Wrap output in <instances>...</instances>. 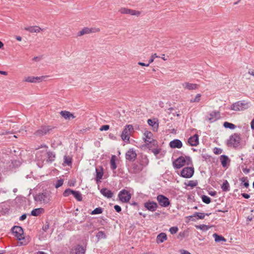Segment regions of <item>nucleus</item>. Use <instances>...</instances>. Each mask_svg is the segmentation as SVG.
Segmentation results:
<instances>
[{
  "mask_svg": "<svg viewBox=\"0 0 254 254\" xmlns=\"http://www.w3.org/2000/svg\"><path fill=\"white\" fill-rule=\"evenodd\" d=\"M151 151L155 155H157L160 153V149L157 148H153L151 149Z\"/></svg>",
  "mask_w": 254,
  "mask_h": 254,
  "instance_id": "50",
  "label": "nucleus"
},
{
  "mask_svg": "<svg viewBox=\"0 0 254 254\" xmlns=\"http://www.w3.org/2000/svg\"><path fill=\"white\" fill-rule=\"evenodd\" d=\"M132 131H133V127L131 125H126L121 135L122 140L128 142L129 140V135Z\"/></svg>",
  "mask_w": 254,
  "mask_h": 254,
  "instance_id": "3",
  "label": "nucleus"
},
{
  "mask_svg": "<svg viewBox=\"0 0 254 254\" xmlns=\"http://www.w3.org/2000/svg\"><path fill=\"white\" fill-rule=\"evenodd\" d=\"M221 189L224 191H228L230 190V185L227 180H225L222 185L221 186Z\"/></svg>",
  "mask_w": 254,
  "mask_h": 254,
  "instance_id": "35",
  "label": "nucleus"
},
{
  "mask_svg": "<svg viewBox=\"0 0 254 254\" xmlns=\"http://www.w3.org/2000/svg\"><path fill=\"white\" fill-rule=\"evenodd\" d=\"M92 32V29L88 27L83 28L81 31H79L77 33L78 36H82L86 34H89Z\"/></svg>",
  "mask_w": 254,
  "mask_h": 254,
  "instance_id": "32",
  "label": "nucleus"
},
{
  "mask_svg": "<svg viewBox=\"0 0 254 254\" xmlns=\"http://www.w3.org/2000/svg\"><path fill=\"white\" fill-rule=\"evenodd\" d=\"M184 160H185V163L187 165H190L192 164V160L190 156H186L184 157Z\"/></svg>",
  "mask_w": 254,
  "mask_h": 254,
  "instance_id": "45",
  "label": "nucleus"
},
{
  "mask_svg": "<svg viewBox=\"0 0 254 254\" xmlns=\"http://www.w3.org/2000/svg\"><path fill=\"white\" fill-rule=\"evenodd\" d=\"M184 88L189 90H193L199 88V85L195 83H192L188 82H184L182 84Z\"/></svg>",
  "mask_w": 254,
  "mask_h": 254,
  "instance_id": "18",
  "label": "nucleus"
},
{
  "mask_svg": "<svg viewBox=\"0 0 254 254\" xmlns=\"http://www.w3.org/2000/svg\"><path fill=\"white\" fill-rule=\"evenodd\" d=\"M241 195L244 198L246 199H248L250 197V195L248 193H243L241 194Z\"/></svg>",
  "mask_w": 254,
  "mask_h": 254,
  "instance_id": "59",
  "label": "nucleus"
},
{
  "mask_svg": "<svg viewBox=\"0 0 254 254\" xmlns=\"http://www.w3.org/2000/svg\"><path fill=\"white\" fill-rule=\"evenodd\" d=\"M26 217H27L26 214H23V215H22L20 217L19 220L23 221V220H25L26 218Z\"/></svg>",
  "mask_w": 254,
  "mask_h": 254,
  "instance_id": "61",
  "label": "nucleus"
},
{
  "mask_svg": "<svg viewBox=\"0 0 254 254\" xmlns=\"http://www.w3.org/2000/svg\"><path fill=\"white\" fill-rule=\"evenodd\" d=\"M158 56L157 55V54H154L152 55L151 56V58H150V60H149V62H148V63H149V64L152 63V62H153V61H154V60L155 58H158Z\"/></svg>",
  "mask_w": 254,
  "mask_h": 254,
  "instance_id": "52",
  "label": "nucleus"
},
{
  "mask_svg": "<svg viewBox=\"0 0 254 254\" xmlns=\"http://www.w3.org/2000/svg\"><path fill=\"white\" fill-rule=\"evenodd\" d=\"M39 152H38L37 153H36V159H37V165L39 166V167L40 168H42L43 167V162H40L39 160Z\"/></svg>",
  "mask_w": 254,
  "mask_h": 254,
  "instance_id": "48",
  "label": "nucleus"
},
{
  "mask_svg": "<svg viewBox=\"0 0 254 254\" xmlns=\"http://www.w3.org/2000/svg\"><path fill=\"white\" fill-rule=\"evenodd\" d=\"M64 183V180L63 179L58 180L55 185V188H58L61 187Z\"/></svg>",
  "mask_w": 254,
  "mask_h": 254,
  "instance_id": "47",
  "label": "nucleus"
},
{
  "mask_svg": "<svg viewBox=\"0 0 254 254\" xmlns=\"http://www.w3.org/2000/svg\"><path fill=\"white\" fill-rule=\"evenodd\" d=\"M167 237L165 233H161L159 234L156 238V242L158 244L162 243L167 240Z\"/></svg>",
  "mask_w": 254,
  "mask_h": 254,
  "instance_id": "24",
  "label": "nucleus"
},
{
  "mask_svg": "<svg viewBox=\"0 0 254 254\" xmlns=\"http://www.w3.org/2000/svg\"><path fill=\"white\" fill-rule=\"evenodd\" d=\"M72 194L74 196V197L78 200L81 201L82 199V197L81 193L79 191L73 190Z\"/></svg>",
  "mask_w": 254,
  "mask_h": 254,
  "instance_id": "36",
  "label": "nucleus"
},
{
  "mask_svg": "<svg viewBox=\"0 0 254 254\" xmlns=\"http://www.w3.org/2000/svg\"><path fill=\"white\" fill-rule=\"evenodd\" d=\"M116 156L115 155H112L110 160V168L111 170H115L117 166L116 163Z\"/></svg>",
  "mask_w": 254,
  "mask_h": 254,
  "instance_id": "31",
  "label": "nucleus"
},
{
  "mask_svg": "<svg viewBox=\"0 0 254 254\" xmlns=\"http://www.w3.org/2000/svg\"><path fill=\"white\" fill-rule=\"evenodd\" d=\"M211 214L209 213H204L202 212H195L192 215L190 216V217H196L197 219H203L204 218L205 216H209Z\"/></svg>",
  "mask_w": 254,
  "mask_h": 254,
  "instance_id": "25",
  "label": "nucleus"
},
{
  "mask_svg": "<svg viewBox=\"0 0 254 254\" xmlns=\"http://www.w3.org/2000/svg\"><path fill=\"white\" fill-rule=\"evenodd\" d=\"M85 249L79 245H77L73 247L71 251L70 254H84Z\"/></svg>",
  "mask_w": 254,
  "mask_h": 254,
  "instance_id": "16",
  "label": "nucleus"
},
{
  "mask_svg": "<svg viewBox=\"0 0 254 254\" xmlns=\"http://www.w3.org/2000/svg\"><path fill=\"white\" fill-rule=\"evenodd\" d=\"M188 143L191 146H196L199 144L198 135L195 134L189 138L188 140Z\"/></svg>",
  "mask_w": 254,
  "mask_h": 254,
  "instance_id": "19",
  "label": "nucleus"
},
{
  "mask_svg": "<svg viewBox=\"0 0 254 254\" xmlns=\"http://www.w3.org/2000/svg\"><path fill=\"white\" fill-rule=\"evenodd\" d=\"M119 12L122 14H129L130 15L138 16L140 14L139 11L133 10L126 7H121L119 9Z\"/></svg>",
  "mask_w": 254,
  "mask_h": 254,
  "instance_id": "11",
  "label": "nucleus"
},
{
  "mask_svg": "<svg viewBox=\"0 0 254 254\" xmlns=\"http://www.w3.org/2000/svg\"><path fill=\"white\" fill-rule=\"evenodd\" d=\"M195 227L197 229H200L204 231L208 230L209 229V228H210V227L209 226L206 225L205 224L196 225V226H195Z\"/></svg>",
  "mask_w": 254,
  "mask_h": 254,
  "instance_id": "41",
  "label": "nucleus"
},
{
  "mask_svg": "<svg viewBox=\"0 0 254 254\" xmlns=\"http://www.w3.org/2000/svg\"><path fill=\"white\" fill-rule=\"evenodd\" d=\"M109 125H104L100 127V131H103V130H107L109 129Z\"/></svg>",
  "mask_w": 254,
  "mask_h": 254,
  "instance_id": "54",
  "label": "nucleus"
},
{
  "mask_svg": "<svg viewBox=\"0 0 254 254\" xmlns=\"http://www.w3.org/2000/svg\"><path fill=\"white\" fill-rule=\"evenodd\" d=\"M54 127L51 126H42L34 133L37 137H41L50 133Z\"/></svg>",
  "mask_w": 254,
  "mask_h": 254,
  "instance_id": "2",
  "label": "nucleus"
},
{
  "mask_svg": "<svg viewBox=\"0 0 254 254\" xmlns=\"http://www.w3.org/2000/svg\"><path fill=\"white\" fill-rule=\"evenodd\" d=\"M201 199L202 201L206 204H209L211 202L210 198L205 195H202L201 196Z\"/></svg>",
  "mask_w": 254,
  "mask_h": 254,
  "instance_id": "42",
  "label": "nucleus"
},
{
  "mask_svg": "<svg viewBox=\"0 0 254 254\" xmlns=\"http://www.w3.org/2000/svg\"><path fill=\"white\" fill-rule=\"evenodd\" d=\"M50 193L47 190L36 193L34 196V200L39 204L48 203L50 200Z\"/></svg>",
  "mask_w": 254,
  "mask_h": 254,
  "instance_id": "1",
  "label": "nucleus"
},
{
  "mask_svg": "<svg viewBox=\"0 0 254 254\" xmlns=\"http://www.w3.org/2000/svg\"><path fill=\"white\" fill-rule=\"evenodd\" d=\"M103 209L100 207H97L94 209L91 212V215L100 214L103 212Z\"/></svg>",
  "mask_w": 254,
  "mask_h": 254,
  "instance_id": "38",
  "label": "nucleus"
},
{
  "mask_svg": "<svg viewBox=\"0 0 254 254\" xmlns=\"http://www.w3.org/2000/svg\"><path fill=\"white\" fill-rule=\"evenodd\" d=\"M49 228V223L48 222H46L45 225L43 226V230L45 232H46L48 229Z\"/></svg>",
  "mask_w": 254,
  "mask_h": 254,
  "instance_id": "55",
  "label": "nucleus"
},
{
  "mask_svg": "<svg viewBox=\"0 0 254 254\" xmlns=\"http://www.w3.org/2000/svg\"><path fill=\"white\" fill-rule=\"evenodd\" d=\"M47 159L46 162L48 163H52L55 161L56 158V154L52 151H48L47 152Z\"/></svg>",
  "mask_w": 254,
  "mask_h": 254,
  "instance_id": "23",
  "label": "nucleus"
},
{
  "mask_svg": "<svg viewBox=\"0 0 254 254\" xmlns=\"http://www.w3.org/2000/svg\"><path fill=\"white\" fill-rule=\"evenodd\" d=\"M186 185L193 188L197 185V183L193 181H190Z\"/></svg>",
  "mask_w": 254,
  "mask_h": 254,
  "instance_id": "49",
  "label": "nucleus"
},
{
  "mask_svg": "<svg viewBox=\"0 0 254 254\" xmlns=\"http://www.w3.org/2000/svg\"><path fill=\"white\" fill-rule=\"evenodd\" d=\"M185 164V160H184V157L183 156L179 157L173 162V167L176 169L181 168L184 166Z\"/></svg>",
  "mask_w": 254,
  "mask_h": 254,
  "instance_id": "15",
  "label": "nucleus"
},
{
  "mask_svg": "<svg viewBox=\"0 0 254 254\" xmlns=\"http://www.w3.org/2000/svg\"><path fill=\"white\" fill-rule=\"evenodd\" d=\"M169 231L172 234H175L178 231V228L177 227H172L170 228Z\"/></svg>",
  "mask_w": 254,
  "mask_h": 254,
  "instance_id": "46",
  "label": "nucleus"
},
{
  "mask_svg": "<svg viewBox=\"0 0 254 254\" xmlns=\"http://www.w3.org/2000/svg\"><path fill=\"white\" fill-rule=\"evenodd\" d=\"M47 76H28L25 79V81L30 83H39L46 78Z\"/></svg>",
  "mask_w": 254,
  "mask_h": 254,
  "instance_id": "13",
  "label": "nucleus"
},
{
  "mask_svg": "<svg viewBox=\"0 0 254 254\" xmlns=\"http://www.w3.org/2000/svg\"><path fill=\"white\" fill-rule=\"evenodd\" d=\"M147 123L149 126L152 127H154L156 124V122H155V121L151 119H148L147 121Z\"/></svg>",
  "mask_w": 254,
  "mask_h": 254,
  "instance_id": "51",
  "label": "nucleus"
},
{
  "mask_svg": "<svg viewBox=\"0 0 254 254\" xmlns=\"http://www.w3.org/2000/svg\"><path fill=\"white\" fill-rule=\"evenodd\" d=\"M247 180H248V178L245 177H242L240 179V181L242 182L241 185H242L243 183H245V182H246Z\"/></svg>",
  "mask_w": 254,
  "mask_h": 254,
  "instance_id": "57",
  "label": "nucleus"
},
{
  "mask_svg": "<svg viewBox=\"0 0 254 254\" xmlns=\"http://www.w3.org/2000/svg\"><path fill=\"white\" fill-rule=\"evenodd\" d=\"M61 116L64 118L65 119H70L71 118L73 119L75 118V116L69 112L66 111H62L60 113Z\"/></svg>",
  "mask_w": 254,
  "mask_h": 254,
  "instance_id": "27",
  "label": "nucleus"
},
{
  "mask_svg": "<svg viewBox=\"0 0 254 254\" xmlns=\"http://www.w3.org/2000/svg\"><path fill=\"white\" fill-rule=\"evenodd\" d=\"M64 162L68 166H70L72 164V158L70 156L65 155L64 157Z\"/></svg>",
  "mask_w": 254,
  "mask_h": 254,
  "instance_id": "37",
  "label": "nucleus"
},
{
  "mask_svg": "<svg viewBox=\"0 0 254 254\" xmlns=\"http://www.w3.org/2000/svg\"><path fill=\"white\" fill-rule=\"evenodd\" d=\"M213 237L214 238L215 241L216 242H220L221 241H223V242L226 241V240L225 239V238L224 237H223V236H222L221 235H219L216 233H214L213 234Z\"/></svg>",
  "mask_w": 254,
  "mask_h": 254,
  "instance_id": "33",
  "label": "nucleus"
},
{
  "mask_svg": "<svg viewBox=\"0 0 254 254\" xmlns=\"http://www.w3.org/2000/svg\"><path fill=\"white\" fill-rule=\"evenodd\" d=\"M137 154L133 148L129 149L126 153V159L130 162L134 161L136 158Z\"/></svg>",
  "mask_w": 254,
  "mask_h": 254,
  "instance_id": "14",
  "label": "nucleus"
},
{
  "mask_svg": "<svg viewBox=\"0 0 254 254\" xmlns=\"http://www.w3.org/2000/svg\"><path fill=\"white\" fill-rule=\"evenodd\" d=\"M73 190H72L70 189H67L64 191L63 195L64 196H68L69 195L72 194Z\"/></svg>",
  "mask_w": 254,
  "mask_h": 254,
  "instance_id": "44",
  "label": "nucleus"
},
{
  "mask_svg": "<svg viewBox=\"0 0 254 254\" xmlns=\"http://www.w3.org/2000/svg\"><path fill=\"white\" fill-rule=\"evenodd\" d=\"M220 117V112L218 111H212L209 114L207 120L210 122L213 123L218 120Z\"/></svg>",
  "mask_w": 254,
  "mask_h": 254,
  "instance_id": "17",
  "label": "nucleus"
},
{
  "mask_svg": "<svg viewBox=\"0 0 254 254\" xmlns=\"http://www.w3.org/2000/svg\"><path fill=\"white\" fill-rule=\"evenodd\" d=\"M201 95L200 94H197L194 99H191L190 100V103H195V102H199L200 100V97Z\"/></svg>",
  "mask_w": 254,
  "mask_h": 254,
  "instance_id": "43",
  "label": "nucleus"
},
{
  "mask_svg": "<svg viewBox=\"0 0 254 254\" xmlns=\"http://www.w3.org/2000/svg\"><path fill=\"white\" fill-rule=\"evenodd\" d=\"M170 147L172 148H180L183 146L182 141L178 139H175L169 143Z\"/></svg>",
  "mask_w": 254,
  "mask_h": 254,
  "instance_id": "20",
  "label": "nucleus"
},
{
  "mask_svg": "<svg viewBox=\"0 0 254 254\" xmlns=\"http://www.w3.org/2000/svg\"><path fill=\"white\" fill-rule=\"evenodd\" d=\"M222 150L220 148L215 147L214 149V153L215 154H220L222 153Z\"/></svg>",
  "mask_w": 254,
  "mask_h": 254,
  "instance_id": "53",
  "label": "nucleus"
},
{
  "mask_svg": "<svg viewBox=\"0 0 254 254\" xmlns=\"http://www.w3.org/2000/svg\"><path fill=\"white\" fill-rule=\"evenodd\" d=\"M133 172L134 173H138L140 172L142 170V166H140L136 164H134L132 166Z\"/></svg>",
  "mask_w": 254,
  "mask_h": 254,
  "instance_id": "34",
  "label": "nucleus"
},
{
  "mask_svg": "<svg viewBox=\"0 0 254 254\" xmlns=\"http://www.w3.org/2000/svg\"><path fill=\"white\" fill-rule=\"evenodd\" d=\"M251 128L254 130V118L252 120L251 123Z\"/></svg>",
  "mask_w": 254,
  "mask_h": 254,
  "instance_id": "64",
  "label": "nucleus"
},
{
  "mask_svg": "<svg viewBox=\"0 0 254 254\" xmlns=\"http://www.w3.org/2000/svg\"><path fill=\"white\" fill-rule=\"evenodd\" d=\"M114 209L117 212H120L122 210V208H121V206H120L118 205H115L114 206Z\"/></svg>",
  "mask_w": 254,
  "mask_h": 254,
  "instance_id": "56",
  "label": "nucleus"
},
{
  "mask_svg": "<svg viewBox=\"0 0 254 254\" xmlns=\"http://www.w3.org/2000/svg\"><path fill=\"white\" fill-rule=\"evenodd\" d=\"M194 174V168L192 167L184 168L181 172L180 176L185 178H190Z\"/></svg>",
  "mask_w": 254,
  "mask_h": 254,
  "instance_id": "9",
  "label": "nucleus"
},
{
  "mask_svg": "<svg viewBox=\"0 0 254 254\" xmlns=\"http://www.w3.org/2000/svg\"><path fill=\"white\" fill-rule=\"evenodd\" d=\"M149 163V160L146 156H142L141 159L139 161V165L142 166V168L144 167L147 166Z\"/></svg>",
  "mask_w": 254,
  "mask_h": 254,
  "instance_id": "30",
  "label": "nucleus"
},
{
  "mask_svg": "<svg viewBox=\"0 0 254 254\" xmlns=\"http://www.w3.org/2000/svg\"><path fill=\"white\" fill-rule=\"evenodd\" d=\"M243 171L245 174H248L250 172V169L248 168H244L243 169Z\"/></svg>",
  "mask_w": 254,
  "mask_h": 254,
  "instance_id": "63",
  "label": "nucleus"
},
{
  "mask_svg": "<svg viewBox=\"0 0 254 254\" xmlns=\"http://www.w3.org/2000/svg\"><path fill=\"white\" fill-rule=\"evenodd\" d=\"M241 136L239 134L234 133L230 136L228 142L229 145L237 147L240 145Z\"/></svg>",
  "mask_w": 254,
  "mask_h": 254,
  "instance_id": "6",
  "label": "nucleus"
},
{
  "mask_svg": "<svg viewBox=\"0 0 254 254\" xmlns=\"http://www.w3.org/2000/svg\"><path fill=\"white\" fill-rule=\"evenodd\" d=\"M95 171L96 173V181L97 183H98L102 178L103 175V167L102 166H99V167L96 168Z\"/></svg>",
  "mask_w": 254,
  "mask_h": 254,
  "instance_id": "21",
  "label": "nucleus"
},
{
  "mask_svg": "<svg viewBox=\"0 0 254 254\" xmlns=\"http://www.w3.org/2000/svg\"><path fill=\"white\" fill-rule=\"evenodd\" d=\"M138 64L140 65L143 66H148L150 64L148 63V64H145L142 62H139Z\"/></svg>",
  "mask_w": 254,
  "mask_h": 254,
  "instance_id": "60",
  "label": "nucleus"
},
{
  "mask_svg": "<svg viewBox=\"0 0 254 254\" xmlns=\"http://www.w3.org/2000/svg\"><path fill=\"white\" fill-rule=\"evenodd\" d=\"M144 206L149 211L151 212L155 211L158 208V204L153 201H148L144 203Z\"/></svg>",
  "mask_w": 254,
  "mask_h": 254,
  "instance_id": "12",
  "label": "nucleus"
},
{
  "mask_svg": "<svg viewBox=\"0 0 254 254\" xmlns=\"http://www.w3.org/2000/svg\"><path fill=\"white\" fill-rule=\"evenodd\" d=\"M11 231L14 236L16 237L19 241L24 239V232L21 227L18 226H14L11 229Z\"/></svg>",
  "mask_w": 254,
  "mask_h": 254,
  "instance_id": "7",
  "label": "nucleus"
},
{
  "mask_svg": "<svg viewBox=\"0 0 254 254\" xmlns=\"http://www.w3.org/2000/svg\"><path fill=\"white\" fill-rule=\"evenodd\" d=\"M245 188H248L249 187V180H248L246 182H245L244 183L242 184Z\"/></svg>",
  "mask_w": 254,
  "mask_h": 254,
  "instance_id": "62",
  "label": "nucleus"
},
{
  "mask_svg": "<svg viewBox=\"0 0 254 254\" xmlns=\"http://www.w3.org/2000/svg\"><path fill=\"white\" fill-rule=\"evenodd\" d=\"M100 192L101 194L104 195L105 197H107L108 198H110L113 196V193L112 192L106 189V188H103L100 190Z\"/></svg>",
  "mask_w": 254,
  "mask_h": 254,
  "instance_id": "22",
  "label": "nucleus"
},
{
  "mask_svg": "<svg viewBox=\"0 0 254 254\" xmlns=\"http://www.w3.org/2000/svg\"><path fill=\"white\" fill-rule=\"evenodd\" d=\"M156 199L159 205L162 207H167L171 204L169 198L164 195H158L157 196Z\"/></svg>",
  "mask_w": 254,
  "mask_h": 254,
  "instance_id": "10",
  "label": "nucleus"
},
{
  "mask_svg": "<svg viewBox=\"0 0 254 254\" xmlns=\"http://www.w3.org/2000/svg\"><path fill=\"white\" fill-rule=\"evenodd\" d=\"M223 126L225 128H230L231 129H234L236 127V126L234 124L227 122H225L224 123Z\"/></svg>",
  "mask_w": 254,
  "mask_h": 254,
  "instance_id": "39",
  "label": "nucleus"
},
{
  "mask_svg": "<svg viewBox=\"0 0 254 254\" xmlns=\"http://www.w3.org/2000/svg\"><path fill=\"white\" fill-rule=\"evenodd\" d=\"M181 254H191L189 252L185 250H181L180 251Z\"/></svg>",
  "mask_w": 254,
  "mask_h": 254,
  "instance_id": "58",
  "label": "nucleus"
},
{
  "mask_svg": "<svg viewBox=\"0 0 254 254\" xmlns=\"http://www.w3.org/2000/svg\"><path fill=\"white\" fill-rule=\"evenodd\" d=\"M44 210L42 208H35L32 210L31 215L33 216H38L44 213Z\"/></svg>",
  "mask_w": 254,
  "mask_h": 254,
  "instance_id": "28",
  "label": "nucleus"
},
{
  "mask_svg": "<svg viewBox=\"0 0 254 254\" xmlns=\"http://www.w3.org/2000/svg\"><path fill=\"white\" fill-rule=\"evenodd\" d=\"M145 136V142L147 143L149 148L151 147L152 146H156L157 145V142L156 140L152 139V133L150 131H145L144 133Z\"/></svg>",
  "mask_w": 254,
  "mask_h": 254,
  "instance_id": "8",
  "label": "nucleus"
},
{
  "mask_svg": "<svg viewBox=\"0 0 254 254\" xmlns=\"http://www.w3.org/2000/svg\"><path fill=\"white\" fill-rule=\"evenodd\" d=\"M131 197L130 193L126 189L121 190L118 194L119 200L123 203L129 202Z\"/></svg>",
  "mask_w": 254,
  "mask_h": 254,
  "instance_id": "4",
  "label": "nucleus"
},
{
  "mask_svg": "<svg viewBox=\"0 0 254 254\" xmlns=\"http://www.w3.org/2000/svg\"><path fill=\"white\" fill-rule=\"evenodd\" d=\"M24 29L31 33H39L41 31V29L39 27L36 26L25 27Z\"/></svg>",
  "mask_w": 254,
  "mask_h": 254,
  "instance_id": "26",
  "label": "nucleus"
},
{
  "mask_svg": "<svg viewBox=\"0 0 254 254\" xmlns=\"http://www.w3.org/2000/svg\"><path fill=\"white\" fill-rule=\"evenodd\" d=\"M96 237H97L98 240H99L102 239H106L107 237L104 232L99 231L96 234Z\"/></svg>",
  "mask_w": 254,
  "mask_h": 254,
  "instance_id": "40",
  "label": "nucleus"
},
{
  "mask_svg": "<svg viewBox=\"0 0 254 254\" xmlns=\"http://www.w3.org/2000/svg\"><path fill=\"white\" fill-rule=\"evenodd\" d=\"M249 105L244 101H238L232 105L230 109L236 111H243L248 109Z\"/></svg>",
  "mask_w": 254,
  "mask_h": 254,
  "instance_id": "5",
  "label": "nucleus"
},
{
  "mask_svg": "<svg viewBox=\"0 0 254 254\" xmlns=\"http://www.w3.org/2000/svg\"><path fill=\"white\" fill-rule=\"evenodd\" d=\"M220 160L223 167H225L227 166L228 162L230 161V159L228 157L225 155H222L220 157Z\"/></svg>",
  "mask_w": 254,
  "mask_h": 254,
  "instance_id": "29",
  "label": "nucleus"
}]
</instances>
